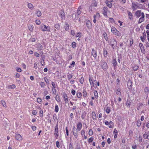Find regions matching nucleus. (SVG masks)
<instances>
[{"label":"nucleus","mask_w":149,"mask_h":149,"mask_svg":"<svg viewBox=\"0 0 149 149\" xmlns=\"http://www.w3.org/2000/svg\"><path fill=\"white\" fill-rule=\"evenodd\" d=\"M41 29H42V30L43 31H50V30L49 27V26H46L45 25H41Z\"/></svg>","instance_id":"f257e3e1"},{"label":"nucleus","mask_w":149,"mask_h":149,"mask_svg":"<svg viewBox=\"0 0 149 149\" xmlns=\"http://www.w3.org/2000/svg\"><path fill=\"white\" fill-rule=\"evenodd\" d=\"M3 124L6 127H7L9 126V121L6 118H3L2 119Z\"/></svg>","instance_id":"f03ea898"},{"label":"nucleus","mask_w":149,"mask_h":149,"mask_svg":"<svg viewBox=\"0 0 149 149\" xmlns=\"http://www.w3.org/2000/svg\"><path fill=\"white\" fill-rule=\"evenodd\" d=\"M55 136L56 139H57L58 136L59 134L58 133V123L55 126L54 132Z\"/></svg>","instance_id":"7ed1b4c3"},{"label":"nucleus","mask_w":149,"mask_h":149,"mask_svg":"<svg viewBox=\"0 0 149 149\" xmlns=\"http://www.w3.org/2000/svg\"><path fill=\"white\" fill-rule=\"evenodd\" d=\"M101 66L104 70H106L108 68L107 64L106 62H104L102 63Z\"/></svg>","instance_id":"20e7f679"},{"label":"nucleus","mask_w":149,"mask_h":149,"mask_svg":"<svg viewBox=\"0 0 149 149\" xmlns=\"http://www.w3.org/2000/svg\"><path fill=\"white\" fill-rule=\"evenodd\" d=\"M93 78L92 77H89V81L90 82V85L91 86V87H92L93 86H94V82H95L96 83L97 81L96 80H94L93 81ZM94 87L95 86H93Z\"/></svg>","instance_id":"39448f33"},{"label":"nucleus","mask_w":149,"mask_h":149,"mask_svg":"<svg viewBox=\"0 0 149 149\" xmlns=\"http://www.w3.org/2000/svg\"><path fill=\"white\" fill-rule=\"evenodd\" d=\"M15 138L17 140L20 141L22 140V137L19 134H16L15 135Z\"/></svg>","instance_id":"423d86ee"},{"label":"nucleus","mask_w":149,"mask_h":149,"mask_svg":"<svg viewBox=\"0 0 149 149\" xmlns=\"http://www.w3.org/2000/svg\"><path fill=\"white\" fill-rule=\"evenodd\" d=\"M91 54L93 56L95 59H96L97 56V52L94 49H93L92 50Z\"/></svg>","instance_id":"0eeeda50"},{"label":"nucleus","mask_w":149,"mask_h":149,"mask_svg":"<svg viewBox=\"0 0 149 149\" xmlns=\"http://www.w3.org/2000/svg\"><path fill=\"white\" fill-rule=\"evenodd\" d=\"M149 132H148L147 133L146 131L143 135V137L144 139H147L148 140H149V135L148 134Z\"/></svg>","instance_id":"6e6552de"},{"label":"nucleus","mask_w":149,"mask_h":149,"mask_svg":"<svg viewBox=\"0 0 149 149\" xmlns=\"http://www.w3.org/2000/svg\"><path fill=\"white\" fill-rule=\"evenodd\" d=\"M59 15L62 19L65 18V13L64 10H61L59 12Z\"/></svg>","instance_id":"1a4fd4ad"},{"label":"nucleus","mask_w":149,"mask_h":149,"mask_svg":"<svg viewBox=\"0 0 149 149\" xmlns=\"http://www.w3.org/2000/svg\"><path fill=\"white\" fill-rule=\"evenodd\" d=\"M127 86L129 89H130L132 88V83L131 81H128L127 83Z\"/></svg>","instance_id":"9d476101"},{"label":"nucleus","mask_w":149,"mask_h":149,"mask_svg":"<svg viewBox=\"0 0 149 149\" xmlns=\"http://www.w3.org/2000/svg\"><path fill=\"white\" fill-rule=\"evenodd\" d=\"M78 130L77 129H74V130L72 131L74 135V137L76 138H77V132Z\"/></svg>","instance_id":"9b49d317"},{"label":"nucleus","mask_w":149,"mask_h":149,"mask_svg":"<svg viewBox=\"0 0 149 149\" xmlns=\"http://www.w3.org/2000/svg\"><path fill=\"white\" fill-rule=\"evenodd\" d=\"M82 127L81 123L80 122H79L77 124V130L79 131L81 130Z\"/></svg>","instance_id":"f8f14e48"},{"label":"nucleus","mask_w":149,"mask_h":149,"mask_svg":"<svg viewBox=\"0 0 149 149\" xmlns=\"http://www.w3.org/2000/svg\"><path fill=\"white\" fill-rule=\"evenodd\" d=\"M141 10H139L136 12L135 14L137 17L139 18L141 16Z\"/></svg>","instance_id":"ddd939ff"},{"label":"nucleus","mask_w":149,"mask_h":149,"mask_svg":"<svg viewBox=\"0 0 149 149\" xmlns=\"http://www.w3.org/2000/svg\"><path fill=\"white\" fill-rule=\"evenodd\" d=\"M106 3L107 6L109 8H111L112 7V5L111 2L108 1V0H106Z\"/></svg>","instance_id":"4468645a"},{"label":"nucleus","mask_w":149,"mask_h":149,"mask_svg":"<svg viewBox=\"0 0 149 149\" xmlns=\"http://www.w3.org/2000/svg\"><path fill=\"white\" fill-rule=\"evenodd\" d=\"M87 27L88 29H91L92 27V25L91 23L89 21H88L86 24Z\"/></svg>","instance_id":"2eb2a0df"},{"label":"nucleus","mask_w":149,"mask_h":149,"mask_svg":"<svg viewBox=\"0 0 149 149\" xmlns=\"http://www.w3.org/2000/svg\"><path fill=\"white\" fill-rule=\"evenodd\" d=\"M128 12V15L129 18V19L131 20H132V13L130 11H127Z\"/></svg>","instance_id":"dca6fc26"},{"label":"nucleus","mask_w":149,"mask_h":149,"mask_svg":"<svg viewBox=\"0 0 149 149\" xmlns=\"http://www.w3.org/2000/svg\"><path fill=\"white\" fill-rule=\"evenodd\" d=\"M63 97L65 99V103L66 104L68 102V97L66 94H65L63 95Z\"/></svg>","instance_id":"f3484780"},{"label":"nucleus","mask_w":149,"mask_h":149,"mask_svg":"<svg viewBox=\"0 0 149 149\" xmlns=\"http://www.w3.org/2000/svg\"><path fill=\"white\" fill-rule=\"evenodd\" d=\"M81 10H82L81 7V6H79V8L77 10V13L78 14V15H80L81 14V11H82Z\"/></svg>","instance_id":"a211bd4d"},{"label":"nucleus","mask_w":149,"mask_h":149,"mask_svg":"<svg viewBox=\"0 0 149 149\" xmlns=\"http://www.w3.org/2000/svg\"><path fill=\"white\" fill-rule=\"evenodd\" d=\"M113 134H114V139H116L117 137L118 134V131L117 130L115 129L113 131Z\"/></svg>","instance_id":"6ab92c4d"},{"label":"nucleus","mask_w":149,"mask_h":149,"mask_svg":"<svg viewBox=\"0 0 149 149\" xmlns=\"http://www.w3.org/2000/svg\"><path fill=\"white\" fill-rule=\"evenodd\" d=\"M132 9H133V10H135L137 9L138 6L135 4L132 3Z\"/></svg>","instance_id":"aec40b11"},{"label":"nucleus","mask_w":149,"mask_h":149,"mask_svg":"<svg viewBox=\"0 0 149 149\" xmlns=\"http://www.w3.org/2000/svg\"><path fill=\"white\" fill-rule=\"evenodd\" d=\"M109 127L110 128H112L114 126L113 123L112 121H110L109 123Z\"/></svg>","instance_id":"412c9836"},{"label":"nucleus","mask_w":149,"mask_h":149,"mask_svg":"<svg viewBox=\"0 0 149 149\" xmlns=\"http://www.w3.org/2000/svg\"><path fill=\"white\" fill-rule=\"evenodd\" d=\"M103 53L104 56L106 57L108 52L107 51L105 48L103 49Z\"/></svg>","instance_id":"4be33fe9"},{"label":"nucleus","mask_w":149,"mask_h":149,"mask_svg":"<svg viewBox=\"0 0 149 149\" xmlns=\"http://www.w3.org/2000/svg\"><path fill=\"white\" fill-rule=\"evenodd\" d=\"M54 27L58 30H59L60 29V25L58 24H55Z\"/></svg>","instance_id":"5701e85b"},{"label":"nucleus","mask_w":149,"mask_h":149,"mask_svg":"<svg viewBox=\"0 0 149 149\" xmlns=\"http://www.w3.org/2000/svg\"><path fill=\"white\" fill-rule=\"evenodd\" d=\"M55 98L58 102H60L61 101V100L59 96L58 95H56Z\"/></svg>","instance_id":"b1692460"},{"label":"nucleus","mask_w":149,"mask_h":149,"mask_svg":"<svg viewBox=\"0 0 149 149\" xmlns=\"http://www.w3.org/2000/svg\"><path fill=\"white\" fill-rule=\"evenodd\" d=\"M33 26V25H29L28 26L29 29L31 31H32Z\"/></svg>","instance_id":"393cba45"},{"label":"nucleus","mask_w":149,"mask_h":149,"mask_svg":"<svg viewBox=\"0 0 149 149\" xmlns=\"http://www.w3.org/2000/svg\"><path fill=\"white\" fill-rule=\"evenodd\" d=\"M113 65L114 67L116 66L117 65V62L116 59H113Z\"/></svg>","instance_id":"a878e982"},{"label":"nucleus","mask_w":149,"mask_h":149,"mask_svg":"<svg viewBox=\"0 0 149 149\" xmlns=\"http://www.w3.org/2000/svg\"><path fill=\"white\" fill-rule=\"evenodd\" d=\"M36 14H37V16L38 17H40L41 15V13L40 10H38L36 13Z\"/></svg>","instance_id":"bb28decb"},{"label":"nucleus","mask_w":149,"mask_h":149,"mask_svg":"<svg viewBox=\"0 0 149 149\" xmlns=\"http://www.w3.org/2000/svg\"><path fill=\"white\" fill-rule=\"evenodd\" d=\"M139 106H138L137 107V109L139 110L141 108V107L143 106V104L141 103H139Z\"/></svg>","instance_id":"cd10ccee"},{"label":"nucleus","mask_w":149,"mask_h":149,"mask_svg":"<svg viewBox=\"0 0 149 149\" xmlns=\"http://www.w3.org/2000/svg\"><path fill=\"white\" fill-rule=\"evenodd\" d=\"M144 21V18L141 17L139 19V21L138 22V24L141 23L142 22Z\"/></svg>","instance_id":"c85d7f7f"},{"label":"nucleus","mask_w":149,"mask_h":149,"mask_svg":"<svg viewBox=\"0 0 149 149\" xmlns=\"http://www.w3.org/2000/svg\"><path fill=\"white\" fill-rule=\"evenodd\" d=\"M92 115L93 117V118L94 120H95L96 119V115L95 113L94 112H93L92 113Z\"/></svg>","instance_id":"c756f323"},{"label":"nucleus","mask_w":149,"mask_h":149,"mask_svg":"<svg viewBox=\"0 0 149 149\" xmlns=\"http://www.w3.org/2000/svg\"><path fill=\"white\" fill-rule=\"evenodd\" d=\"M112 44H114L115 46H117V42L115 39L113 38L112 40Z\"/></svg>","instance_id":"7c9ffc66"},{"label":"nucleus","mask_w":149,"mask_h":149,"mask_svg":"<svg viewBox=\"0 0 149 149\" xmlns=\"http://www.w3.org/2000/svg\"><path fill=\"white\" fill-rule=\"evenodd\" d=\"M116 93L117 95H121L120 88H118V89H117Z\"/></svg>","instance_id":"2f4dec72"},{"label":"nucleus","mask_w":149,"mask_h":149,"mask_svg":"<svg viewBox=\"0 0 149 149\" xmlns=\"http://www.w3.org/2000/svg\"><path fill=\"white\" fill-rule=\"evenodd\" d=\"M28 7L31 9H32L33 8V5L31 3H29L28 5Z\"/></svg>","instance_id":"473e14b6"},{"label":"nucleus","mask_w":149,"mask_h":149,"mask_svg":"<svg viewBox=\"0 0 149 149\" xmlns=\"http://www.w3.org/2000/svg\"><path fill=\"white\" fill-rule=\"evenodd\" d=\"M139 66H138L136 65H134V66L133 67V70H134V71H136L139 68Z\"/></svg>","instance_id":"72a5a7b5"},{"label":"nucleus","mask_w":149,"mask_h":149,"mask_svg":"<svg viewBox=\"0 0 149 149\" xmlns=\"http://www.w3.org/2000/svg\"><path fill=\"white\" fill-rule=\"evenodd\" d=\"M94 96L96 98H97L98 94L97 91L95 90L94 92Z\"/></svg>","instance_id":"f704fd0d"},{"label":"nucleus","mask_w":149,"mask_h":149,"mask_svg":"<svg viewBox=\"0 0 149 149\" xmlns=\"http://www.w3.org/2000/svg\"><path fill=\"white\" fill-rule=\"evenodd\" d=\"M103 36H104V39L106 40V41L108 40V37H107V34L106 33V32H104L103 33Z\"/></svg>","instance_id":"c9c22d12"},{"label":"nucleus","mask_w":149,"mask_h":149,"mask_svg":"<svg viewBox=\"0 0 149 149\" xmlns=\"http://www.w3.org/2000/svg\"><path fill=\"white\" fill-rule=\"evenodd\" d=\"M111 32L113 33H114L116 32H117V30L115 27H112L111 29Z\"/></svg>","instance_id":"e433bc0d"},{"label":"nucleus","mask_w":149,"mask_h":149,"mask_svg":"<svg viewBox=\"0 0 149 149\" xmlns=\"http://www.w3.org/2000/svg\"><path fill=\"white\" fill-rule=\"evenodd\" d=\"M76 95L78 98H79L81 97L82 96V94L80 92H77Z\"/></svg>","instance_id":"4c0bfd02"},{"label":"nucleus","mask_w":149,"mask_h":149,"mask_svg":"<svg viewBox=\"0 0 149 149\" xmlns=\"http://www.w3.org/2000/svg\"><path fill=\"white\" fill-rule=\"evenodd\" d=\"M1 104H2L3 106L4 107H6V105L5 102L4 101L1 100Z\"/></svg>","instance_id":"58836bf2"},{"label":"nucleus","mask_w":149,"mask_h":149,"mask_svg":"<svg viewBox=\"0 0 149 149\" xmlns=\"http://www.w3.org/2000/svg\"><path fill=\"white\" fill-rule=\"evenodd\" d=\"M83 96L84 97H86L87 96V92L85 90H83Z\"/></svg>","instance_id":"ea45409f"},{"label":"nucleus","mask_w":149,"mask_h":149,"mask_svg":"<svg viewBox=\"0 0 149 149\" xmlns=\"http://www.w3.org/2000/svg\"><path fill=\"white\" fill-rule=\"evenodd\" d=\"M58 107L57 105L56 104L55 105V111L56 112H58Z\"/></svg>","instance_id":"a19ab883"},{"label":"nucleus","mask_w":149,"mask_h":149,"mask_svg":"<svg viewBox=\"0 0 149 149\" xmlns=\"http://www.w3.org/2000/svg\"><path fill=\"white\" fill-rule=\"evenodd\" d=\"M141 124V122L140 120H138L136 122V125L138 127H140Z\"/></svg>","instance_id":"79ce46f5"},{"label":"nucleus","mask_w":149,"mask_h":149,"mask_svg":"<svg viewBox=\"0 0 149 149\" xmlns=\"http://www.w3.org/2000/svg\"><path fill=\"white\" fill-rule=\"evenodd\" d=\"M65 29L66 31H68L69 29V24L66 23L65 24Z\"/></svg>","instance_id":"37998d69"},{"label":"nucleus","mask_w":149,"mask_h":149,"mask_svg":"<svg viewBox=\"0 0 149 149\" xmlns=\"http://www.w3.org/2000/svg\"><path fill=\"white\" fill-rule=\"evenodd\" d=\"M131 104V102H130L129 100L128 101V100H127L126 103V105L127 106V107H130Z\"/></svg>","instance_id":"c03bdc74"},{"label":"nucleus","mask_w":149,"mask_h":149,"mask_svg":"<svg viewBox=\"0 0 149 149\" xmlns=\"http://www.w3.org/2000/svg\"><path fill=\"white\" fill-rule=\"evenodd\" d=\"M76 36L77 37L80 38L81 36V33L80 32L76 34Z\"/></svg>","instance_id":"a18cd8bd"},{"label":"nucleus","mask_w":149,"mask_h":149,"mask_svg":"<svg viewBox=\"0 0 149 149\" xmlns=\"http://www.w3.org/2000/svg\"><path fill=\"white\" fill-rule=\"evenodd\" d=\"M37 46H38V48L40 50L42 49V47L41 44H38Z\"/></svg>","instance_id":"49530a36"},{"label":"nucleus","mask_w":149,"mask_h":149,"mask_svg":"<svg viewBox=\"0 0 149 149\" xmlns=\"http://www.w3.org/2000/svg\"><path fill=\"white\" fill-rule=\"evenodd\" d=\"M84 81V78L82 77L79 79V82L81 84H83Z\"/></svg>","instance_id":"de8ad7c7"},{"label":"nucleus","mask_w":149,"mask_h":149,"mask_svg":"<svg viewBox=\"0 0 149 149\" xmlns=\"http://www.w3.org/2000/svg\"><path fill=\"white\" fill-rule=\"evenodd\" d=\"M76 44L75 42H73L72 44V47L74 48H75L76 47Z\"/></svg>","instance_id":"09e8293b"},{"label":"nucleus","mask_w":149,"mask_h":149,"mask_svg":"<svg viewBox=\"0 0 149 149\" xmlns=\"http://www.w3.org/2000/svg\"><path fill=\"white\" fill-rule=\"evenodd\" d=\"M53 118L54 121L57 120V116L56 114H54L53 115Z\"/></svg>","instance_id":"8fccbe9b"},{"label":"nucleus","mask_w":149,"mask_h":149,"mask_svg":"<svg viewBox=\"0 0 149 149\" xmlns=\"http://www.w3.org/2000/svg\"><path fill=\"white\" fill-rule=\"evenodd\" d=\"M43 115V111L41 110L40 111V117H42Z\"/></svg>","instance_id":"3c124183"},{"label":"nucleus","mask_w":149,"mask_h":149,"mask_svg":"<svg viewBox=\"0 0 149 149\" xmlns=\"http://www.w3.org/2000/svg\"><path fill=\"white\" fill-rule=\"evenodd\" d=\"M97 3L96 1H94L91 4L92 6H97Z\"/></svg>","instance_id":"603ef678"},{"label":"nucleus","mask_w":149,"mask_h":149,"mask_svg":"<svg viewBox=\"0 0 149 149\" xmlns=\"http://www.w3.org/2000/svg\"><path fill=\"white\" fill-rule=\"evenodd\" d=\"M88 134L90 136H91L93 135V131L92 130L90 129L89 130Z\"/></svg>","instance_id":"864d4df0"},{"label":"nucleus","mask_w":149,"mask_h":149,"mask_svg":"<svg viewBox=\"0 0 149 149\" xmlns=\"http://www.w3.org/2000/svg\"><path fill=\"white\" fill-rule=\"evenodd\" d=\"M140 49L141 52L143 54H145V51L144 47H142V48H140Z\"/></svg>","instance_id":"5fc2aeb1"},{"label":"nucleus","mask_w":149,"mask_h":149,"mask_svg":"<svg viewBox=\"0 0 149 149\" xmlns=\"http://www.w3.org/2000/svg\"><path fill=\"white\" fill-rule=\"evenodd\" d=\"M93 140V137L90 138L88 139V142L89 143L92 142Z\"/></svg>","instance_id":"6e6d98bb"},{"label":"nucleus","mask_w":149,"mask_h":149,"mask_svg":"<svg viewBox=\"0 0 149 149\" xmlns=\"http://www.w3.org/2000/svg\"><path fill=\"white\" fill-rule=\"evenodd\" d=\"M44 80H45V81L46 82V83L47 84H49V81L48 79L47 78L45 77Z\"/></svg>","instance_id":"4d7b16f0"},{"label":"nucleus","mask_w":149,"mask_h":149,"mask_svg":"<svg viewBox=\"0 0 149 149\" xmlns=\"http://www.w3.org/2000/svg\"><path fill=\"white\" fill-rule=\"evenodd\" d=\"M110 112V109L108 107H107L106 109V112L107 113H109Z\"/></svg>","instance_id":"13d9d810"},{"label":"nucleus","mask_w":149,"mask_h":149,"mask_svg":"<svg viewBox=\"0 0 149 149\" xmlns=\"http://www.w3.org/2000/svg\"><path fill=\"white\" fill-rule=\"evenodd\" d=\"M40 85L42 87L44 88L45 86V84L44 82H41L40 83Z\"/></svg>","instance_id":"bf43d9fd"},{"label":"nucleus","mask_w":149,"mask_h":149,"mask_svg":"<svg viewBox=\"0 0 149 149\" xmlns=\"http://www.w3.org/2000/svg\"><path fill=\"white\" fill-rule=\"evenodd\" d=\"M67 76L68 77V79L69 80H70V79H71L72 77V75H71L70 74H68L67 75Z\"/></svg>","instance_id":"052dcab7"},{"label":"nucleus","mask_w":149,"mask_h":149,"mask_svg":"<svg viewBox=\"0 0 149 149\" xmlns=\"http://www.w3.org/2000/svg\"><path fill=\"white\" fill-rule=\"evenodd\" d=\"M37 101L38 103L40 104L42 102V100L40 98H38L37 99Z\"/></svg>","instance_id":"680f3d73"},{"label":"nucleus","mask_w":149,"mask_h":149,"mask_svg":"<svg viewBox=\"0 0 149 149\" xmlns=\"http://www.w3.org/2000/svg\"><path fill=\"white\" fill-rule=\"evenodd\" d=\"M35 22L36 23L37 25H39L40 24V21L39 20H36Z\"/></svg>","instance_id":"e2e57ef3"},{"label":"nucleus","mask_w":149,"mask_h":149,"mask_svg":"<svg viewBox=\"0 0 149 149\" xmlns=\"http://www.w3.org/2000/svg\"><path fill=\"white\" fill-rule=\"evenodd\" d=\"M146 32V33L147 34V38L148 40H149V30L147 31Z\"/></svg>","instance_id":"0e129e2a"},{"label":"nucleus","mask_w":149,"mask_h":149,"mask_svg":"<svg viewBox=\"0 0 149 149\" xmlns=\"http://www.w3.org/2000/svg\"><path fill=\"white\" fill-rule=\"evenodd\" d=\"M143 37L144 39H146V33H145V30L144 32L143 33Z\"/></svg>","instance_id":"69168bd1"},{"label":"nucleus","mask_w":149,"mask_h":149,"mask_svg":"<svg viewBox=\"0 0 149 149\" xmlns=\"http://www.w3.org/2000/svg\"><path fill=\"white\" fill-rule=\"evenodd\" d=\"M56 146L57 148H59L60 147V144H59V142H58V141H57L56 142Z\"/></svg>","instance_id":"338daca9"},{"label":"nucleus","mask_w":149,"mask_h":149,"mask_svg":"<svg viewBox=\"0 0 149 149\" xmlns=\"http://www.w3.org/2000/svg\"><path fill=\"white\" fill-rule=\"evenodd\" d=\"M144 91L145 92H149V89H148V87H146L144 89Z\"/></svg>","instance_id":"774afa93"}]
</instances>
